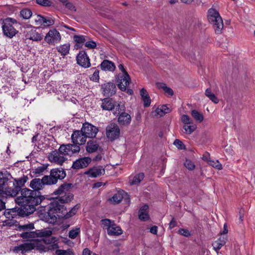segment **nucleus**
I'll return each mask as SVG.
<instances>
[{
    "label": "nucleus",
    "instance_id": "obj_1",
    "mask_svg": "<svg viewBox=\"0 0 255 255\" xmlns=\"http://www.w3.org/2000/svg\"><path fill=\"white\" fill-rule=\"evenodd\" d=\"M73 187V184L65 182L53 192L52 195L58 197L48 204L47 209L45 205L40 207L39 212L42 220L49 224H54L58 218L63 216V217L67 219L76 214L80 208L79 205H76L69 212L66 211L64 205L73 199L74 195L70 192Z\"/></svg>",
    "mask_w": 255,
    "mask_h": 255
},
{
    "label": "nucleus",
    "instance_id": "obj_2",
    "mask_svg": "<svg viewBox=\"0 0 255 255\" xmlns=\"http://www.w3.org/2000/svg\"><path fill=\"white\" fill-rule=\"evenodd\" d=\"M45 199V198L39 196L38 193L24 188L21 190V196L15 199V203L20 207L6 209L4 215L9 220L16 218L17 216H28L34 213L36 206L42 203Z\"/></svg>",
    "mask_w": 255,
    "mask_h": 255
},
{
    "label": "nucleus",
    "instance_id": "obj_3",
    "mask_svg": "<svg viewBox=\"0 0 255 255\" xmlns=\"http://www.w3.org/2000/svg\"><path fill=\"white\" fill-rule=\"evenodd\" d=\"M208 18L209 22L213 24L215 33L221 34L224 24L219 13L215 9L210 8L208 10Z\"/></svg>",
    "mask_w": 255,
    "mask_h": 255
},
{
    "label": "nucleus",
    "instance_id": "obj_4",
    "mask_svg": "<svg viewBox=\"0 0 255 255\" xmlns=\"http://www.w3.org/2000/svg\"><path fill=\"white\" fill-rule=\"evenodd\" d=\"M28 179L27 176L24 175L21 178L14 179L13 187L5 189V194L11 197L16 196L19 191L21 192V190L24 189H22V187L24 186L25 183Z\"/></svg>",
    "mask_w": 255,
    "mask_h": 255
},
{
    "label": "nucleus",
    "instance_id": "obj_5",
    "mask_svg": "<svg viewBox=\"0 0 255 255\" xmlns=\"http://www.w3.org/2000/svg\"><path fill=\"white\" fill-rule=\"evenodd\" d=\"M66 173L62 168H53L50 170L49 175H45L48 185L56 184L58 180H62L65 178Z\"/></svg>",
    "mask_w": 255,
    "mask_h": 255
},
{
    "label": "nucleus",
    "instance_id": "obj_6",
    "mask_svg": "<svg viewBox=\"0 0 255 255\" xmlns=\"http://www.w3.org/2000/svg\"><path fill=\"white\" fill-rule=\"evenodd\" d=\"M42 247L43 246L41 241L39 240H31L29 242L15 247L13 251L16 253H18L20 251L22 254H24L33 249L41 250L42 249Z\"/></svg>",
    "mask_w": 255,
    "mask_h": 255
},
{
    "label": "nucleus",
    "instance_id": "obj_7",
    "mask_svg": "<svg viewBox=\"0 0 255 255\" xmlns=\"http://www.w3.org/2000/svg\"><path fill=\"white\" fill-rule=\"evenodd\" d=\"M59 151L64 153V155L70 156L78 153L80 150V146L76 143L62 144L59 148Z\"/></svg>",
    "mask_w": 255,
    "mask_h": 255
},
{
    "label": "nucleus",
    "instance_id": "obj_8",
    "mask_svg": "<svg viewBox=\"0 0 255 255\" xmlns=\"http://www.w3.org/2000/svg\"><path fill=\"white\" fill-rule=\"evenodd\" d=\"M120 134V129L116 124L111 123L107 127L106 135L110 140H115L119 137Z\"/></svg>",
    "mask_w": 255,
    "mask_h": 255
},
{
    "label": "nucleus",
    "instance_id": "obj_9",
    "mask_svg": "<svg viewBox=\"0 0 255 255\" xmlns=\"http://www.w3.org/2000/svg\"><path fill=\"white\" fill-rule=\"evenodd\" d=\"M61 39L59 32L55 28L50 29L44 37V40L49 44L55 45Z\"/></svg>",
    "mask_w": 255,
    "mask_h": 255
},
{
    "label": "nucleus",
    "instance_id": "obj_10",
    "mask_svg": "<svg viewBox=\"0 0 255 255\" xmlns=\"http://www.w3.org/2000/svg\"><path fill=\"white\" fill-rule=\"evenodd\" d=\"M81 130L87 138L95 137L99 131L97 127L87 122L83 124Z\"/></svg>",
    "mask_w": 255,
    "mask_h": 255
},
{
    "label": "nucleus",
    "instance_id": "obj_11",
    "mask_svg": "<svg viewBox=\"0 0 255 255\" xmlns=\"http://www.w3.org/2000/svg\"><path fill=\"white\" fill-rule=\"evenodd\" d=\"M45 175L42 177L41 179L39 178H34L32 179L30 183L29 186L33 189V191L38 193V195L40 196H43L40 194V193L38 191L43 188L44 185H48V183L46 179H45ZM32 191V190H31Z\"/></svg>",
    "mask_w": 255,
    "mask_h": 255
},
{
    "label": "nucleus",
    "instance_id": "obj_12",
    "mask_svg": "<svg viewBox=\"0 0 255 255\" xmlns=\"http://www.w3.org/2000/svg\"><path fill=\"white\" fill-rule=\"evenodd\" d=\"M77 63L84 68L91 66L90 59L85 51H80L76 56Z\"/></svg>",
    "mask_w": 255,
    "mask_h": 255
},
{
    "label": "nucleus",
    "instance_id": "obj_13",
    "mask_svg": "<svg viewBox=\"0 0 255 255\" xmlns=\"http://www.w3.org/2000/svg\"><path fill=\"white\" fill-rule=\"evenodd\" d=\"M66 155L56 150L52 151L50 152L48 155L49 160L51 161L55 162L60 165H62L64 161L67 159L65 157Z\"/></svg>",
    "mask_w": 255,
    "mask_h": 255
},
{
    "label": "nucleus",
    "instance_id": "obj_14",
    "mask_svg": "<svg viewBox=\"0 0 255 255\" xmlns=\"http://www.w3.org/2000/svg\"><path fill=\"white\" fill-rule=\"evenodd\" d=\"M87 137L84 135L81 130H76L73 131L71 135V139L74 143L78 145L85 144L86 141Z\"/></svg>",
    "mask_w": 255,
    "mask_h": 255
},
{
    "label": "nucleus",
    "instance_id": "obj_15",
    "mask_svg": "<svg viewBox=\"0 0 255 255\" xmlns=\"http://www.w3.org/2000/svg\"><path fill=\"white\" fill-rule=\"evenodd\" d=\"M130 78L128 73L122 75H119L117 79L118 86L122 91H125L129 85Z\"/></svg>",
    "mask_w": 255,
    "mask_h": 255
},
{
    "label": "nucleus",
    "instance_id": "obj_16",
    "mask_svg": "<svg viewBox=\"0 0 255 255\" xmlns=\"http://www.w3.org/2000/svg\"><path fill=\"white\" fill-rule=\"evenodd\" d=\"M2 30L4 35L10 38H12L18 32L11 23L7 22L2 23Z\"/></svg>",
    "mask_w": 255,
    "mask_h": 255
},
{
    "label": "nucleus",
    "instance_id": "obj_17",
    "mask_svg": "<svg viewBox=\"0 0 255 255\" xmlns=\"http://www.w3.org/2000/svg\"><path fill=\"white\" fill-rule=\"evenodd\" d=\"M91 162V159L89 157L80 158L73 162L72 168L75 169L83 168L88 166Z\"/></svg>",
    "mask_w": 255,
    "mask_h": 255
},
{
    "label": "nucleus",
    "instance_id": "obj_18",
    "mask_svg": "<svg viewBox=\"0 0 255 255\" xmlns=\"http://www.w3.org/2000/svg\"><path fill=\"white\" fill-rule=\"evenodd\" d=\"M102 102L101 108L104 110L112 111L116 105V101L110 98H104Z\"/></svg>",
    "mask_w": 255,
    "mask_h": 255
},
{
    "label": "nucleus",
    "instance_id": "obj_19",
    "mask_svg": "<svg viewBox=\"0 0 255 255\" xmlns=\"http://www.w3.org/2000/svg\"><path fill=\"white\" fill-rule=\"evenodd\" d=\"M103 93L106 96H111L116 93V86L113 83H108L102 85Z\"/></svg>",
    "mask_w": 255,
    "mask_h": 255
},
{
    "label": "nucleus",
    "instance_id": "obj_20",
    "mask_svg": "<svg viewBox=\"0 0 255 255\" xmlns=\"http://www.w3.org/2000/svg\"><path fill=\"white\" fill-rule=\"evenodd\" d=\"M105 173V169L102 166H98L90 168L87 171V174L90 177L95 178L104 174Z\"/></svg>",
    "mask_w": 255,
    "mask_h": 255
},
{
    "label": "nucleus",
    "instance_id": "obj_21",
    "mask_svg": "<svg viewBox=\"0 0 255 255\" xmlns=\"http://www.w3.org/2000/svg\"><path fill=\"white\" fill-rule=\"evenodd\" d=\"M131 117L129 114L125 112L118 116V122L121 126H128L131 123Z\"/></svg>",
    "mask_w": 255,
    "mask_h": 255
},
{
    "label": "nucleus",
    "instance_id": "obj_22",
    "mask_svg": "<svg viewBox=\"0 0 255 255\" xmlns=\"http://www.w3.org/2000/svg\"><path fill=\"white\" fill-rule=\"evenodd\" d=\"M37 18L35 19V22L38 23L41 25L44 26H50L54 24V20L52 18L49 17L46 19L44 16L41 15H38Z\"/></svg>",
    "mask_w": 255,
    "mask_h": 255
},
{
    "label": "nucleus",
    "instance_id": "obj_23",
    "mask_svg": "<svg viewBox=\"0 0 255 255\" xmlns=\"http://www.w3.org/2000/svg\"><path fill=\"white\" fill-rule=\"evenodd\" d=\"M227 241V236H221L217 240L215 241L212 244L213 249L217 253H218L219 251L226 244Z\"/></svg>",
    "mask_w": 255,
    "mask_h": 255
},
{
    "label": "nucleus",
    "instance_id": "obj_24",
    "mask_svg": "<svg viewBox=\"0 0 255 255\" xmlns=\"http://www.w3.org/2000/svg\"><path fill=\"white\" fill-rule=\"evenodd\" d=\"M26 38L35 41H39L43 39V35L36 31V29H32L28 31L25 35Z\"/></svg>",
    "mask_w": 255,
    "mask_h": 255
},
{
    "label": "nucleus",
    "instance_id": "obj_25",
    "mask_svg": "<svg viewBox=\"0 0 255 255\" xmlns=\"http://www.w3.org/2000/svg\"><path fill=\"white\" fill-rule=\"evenodd\" d=\"M12 178L11 175L7 171L4 170L0 171V188H3V186Z\"/></svg>",
    "mask_w": 255,
    "mask_h": 255
},
{
    "label": "nucleus",
    "instance_id": "obj_26",
    "mask_svg": "<svg viewBox=\"0 0 255 255\" xmlns=\"http://www.w3.org/2000/svg\"><path fill=\"white\" fill-rule=\"evenodd\" d=\"M101 149L100 146L96 140H89L86 146V151L89 153H92L97 151L98 149Z\"/></svg>",
    "mask_w": 255,
    "mask_h": 255
},
{
    "label": "nucleus",
    "instance_id": "obj_27",
    "mask_svg": "<svg viewBox=\"0 0 255 255\" xmlns=\"http://www.w3.org/2000/svg\"><path fill=\"white\" fill-rule=\"evenodd\" d=\"M149 207L147 205L145 204L142 206L139 210L138 211V218L141 221H146L149 218L148 213Z\"/></svg>",
    "mask_w": 255,
    "mask_h": 255
},
{
    "label": "nucleus",
    "instance_id": "obj_28",
    "mask_svg": "<svg viewBox=\"0 0 255 255\" xmlns=\"http://www.w3.org/2000/svg\"><path fill=\"white\" fill-rule=\"evenodd\" d=\"M107 233L110 236H118L123 234V230L119 226L115 224H112V226L107 228Z\"/></svg>",
    "mask_w": 255,
    "mask_h": 255
},
{
    "label": "nucleus",
    "instance_id": "obj_29",
    "mask_svg": "<svg viewBox=\"0 0 255 255\" xmlns=\"http://www.w3.org/2000/svg\"><path fill=\"white\" fill-rule=\"evenodd\" d=\"M125 194L127 193L123 190H120L115 193L112 198L109 199V201L114 204H119L122 201Z\"/></svg>",
    "mask_w": 255,
    "mask_h": 255
},
{
    "label": "nucleus",
    "instance_id": "obj_30",
    "mask_svg": "<svg viewBox=\"0 0 255 255\" xmlns=\"http://www.w3.org/2000/svg\"><path fill=\"white\" fill-rule=\"evenodd\" d=\"M140 95L143 101L144 107H149L151 103V100L147 91L144 88H142L140 91Z\"/></svg>",
    "mask_w": 255,
    "mask_h": 255
},
{
    "label": "nucleus",
    "instance_id": "obj_31",
    "mask_svg": "<svg viewBox=\"0 0 255 255\" xmlns=\"http://www.w3.org/2000/svg\"><path fill=\"white\" fill-rule=\"evenodd\" d=\"M56 49L62 56L64 57L69 53L70 44L67 43L60 45L57 46Z\"/></svg>",
    "mask_w": 255,
    "mask_h": 255
},
{
    "label": "nucleus",
    "instance_id": "obj_32",
    "mask_svg": "<svg viewBox=\"0 0 255 255\" xmlns=\"http://www.w3.org/2000/svg\"><path fill=\"white\" fill-rule=\"evenodd\" d=\"M100 67L101 69L104 71H113L116 68L114 63L108 60H103L100 65Z\"/></svg>",
    "mask_w": 255,
    "mask_h": 255
},
{
    "label": "nucleus",
    "instance_id": "obj_33",
    "mask_svg": "<svg viewBox=\"0 0 255 255\" xmlns=\"http://www.w3.org/2000/svg\"><path fill=\"white\" fill-rule=\"evenodd\" d=\"M42 241L45 244H51V246L53 249L58 248L59 247L58 244L56 243L57 241V238L53 237L51 235L47 238H43Z\"/></svg>",
    "mask_w": 255,
    "mask_h": 255
},
{
    "label": "nucleus",
    "instance_id": "obj_34",
    "mask_svg": "<svg viewBox=\"0 0 255 255\" xmlns=\"http://www.w3.org/2000/svg\"><path fill=\"white\" fill-rule=\"evenodd\" d=\"M86 36L83 35H74L73 40L76 43L75 46L76 48H81L83 43L86 41Z\"/></svg>",
    "mask_w": 255,
    "mask_h": 255
},
{
    "label": "nucleus",
    "instance_id": "obj_35",
    "mask_svg": "<svg viewBox=\"0 0 255 255\" xmlns=\"http://www.w3.org/2000/svg\"><path fill=\"white\" fill-rule=\"evenodd\" d=\"M170 110L166 105H162L160 107L157 108L155 110L156 114L160 117H163L166 114L170 113Z\"/></svg>",
    "mask_w": 255,
    "mask_h": 255
},
{
    "label": "nucleus",
    "instance_id": "obj_36",
    "mask_svg": "<svg viewBox=\"0 0 255 255\" xmlns=\"http://www.w3.org/2000/svg\"><path fill=\"white\" fill-rule=\"evenodd\" d=\"M156 86L158 89H163L166 93L171 96H173L174 94L172 89L166 86V84L164 83L158 82L156 83Z\"/></svg>",
    "mask_w": 255,
    "mask_h": 255
},
{
    "label": "nucleus",
    "instance_id": "obj_37",
    "mask_svg": "<svg viewBox=\"0 0 255 255\" xmlns=\"http://www.w3.org/2000/svg\"><path fill=\"white\" fill-rule=\"evenodd\" d=\"M20 237L23 239H28L30 238H34L37 237L36 231L24 232L20 234Z\"/></svg>",
    "mask_w": 255,
    "mask_h": 255
},
{
    "label": "nucleus",
    "instance_id": "obj_38",
    "mask_svg": "<svg viewBox=\"0 0 255 255\" xmlns=\"http://www.w3.org/2000/svg\"><path fill=\"white\" fill-rule=\"evenodd\" d=\"M115 108L116 111L114 112V114L117 115L118 116L122 114V113L126 112V107L124 104L118 103L116 102V105Z\"/></svg>",
    "mask_w": 255,
    "mask_h": 255
},
{
    "label": "nucleus",
    "instance_id": "obj_39",
    "mask_svg": "<svg viewBox=\"0 0 255 255\" xmlns=\"http://www.w3.org/2000/svg\"><path fill=\"white\" fill-rule=\"evenodd\" d=\"M90 71H91L93 72V74L90 76V79L94 82H98L99 81V70L96 69V68L93 67L90 69Z\"/></svg>",
    "mask_w": 255,
    "mask_h": 255
},
{
    "label": "nucleus",
    "instance_id": "obj_40",
    "mask_svg": "<svg viewBox=\"0 0 255 255\" xmlns=\"http://www.w3.org/2000/svg\"><path fill=\"white\" fill-rule=\"evenodd\" d=\"M48 167L47 164H42V165L37 167L34 169L33 173L36 175V176H38L42 174L44 171H45Z\"/></svg>",
    "mask_w": 255,
    "mask_h": 255
},
{
    "label": "nucleus",
    "instance_id": "obj_41",
    "mask_svg": "<svg viewBox=\"0 0 255 255\" xmlns=\"http://www.w3.org/2000/svg\"><path fill=\"white\" fill-rule=\"evenodd\" d=\"M32 11L28 8H23L20 12V15L23 19H28L32 15Z\"/></svg>",
    "mask_w": 255,
    "mask_h": 255
},
{
    "label": "nucleus",
    "instance_id": "obj_42",
    "mask_svg": "<svg viewBox=\"0 0 255 255\" xmlns=\"http://www.w3.org/2000/svg\"><path fill=\"white\" fill-rule=\"evenodd\" d=\"M183 128L185 133L190 134L196 129V126L192 123L190 125H184Z\"/></svg>",
    "mask_w": 255,
    "mask_h": 255
},
{
    "label": "nucleus",
    "instance_id": "obj_43",
    "mask_svg": "<svg viewBox=\"0 0 255 255\" xmlns=\"http://www.w3.org/2000/svg\"><path fill=\"white\" fill-rule=\"evenodd\" d=\"M36 233L37 234V237H40L45 238L52 235V232L51 230H36Z\"/></svg>",
    "mask_w": 255,
    "mask_h": 255
},
{
    "label": "nucleus",
    "instance_id": "obj_44",
    "mask_svg": "<svg viewBox=\"0 0 255 255\" xmlns=\"http://www.w3.org/2000/svg\"><path fill=\"white\" fill-rule=\"evenodd\" d=\"M191 115L199 123H201L203 120L204 117L203 115L200 112H198L195 110H193L191 111Z\"/></svg>",
    "mask_w": 255,
    "mask_h": 255
},
{
    "label": "nucleus",
    "instance_id": "obj_45",
    "mask_svg": "<svg viewBox=\"0 0 255 255\" xmlns=\"http://www.w3.org/2000/svg\"><path fill=\"white\" fill-rule=\"evenodd\" d=\"M36 3L44 7L50 6L53 4V2L50 0H36Z\"/></svg>",
    "mask_w": 255,
    "mask_h": 255
},
{
    "label": "nucleus",
    "instance_id": "obj_46",
    "mask_svg": "<svg viewBox=\"0 0 255 255\" xmlns=\"http://www.w3.org/2000/svg\"><path fill=\"white\" fill-rule=\"evenodd\" d=\"M144 175L143 173H140L137 175H135L132 182V184H136L141 182L143 179Z\"/></svg>",
    "mask_w": 255,
    "mask_h": 255
},
{
    "label": "nucleus",
    "instance_id": "obj_47",
    "mask_svg": "<svg viewBox=\"0 0 255 255\" xmlns=\"http://www.w3.org/2000/svg\"><path fill=\"white\" fill-rule=\"evenodd\" d=\"M80 232L79 228H77L75 229H73L69 232V237L71 239H74L77 237Z\"/></svg>",
    "mask_w": 255,
    "mask_h": 255
},
{
    "label": "nucleus",
    "instance_id": "obj_48",
    "mask_svg": "<svg viewBox=\"0 0 255 255\" xmlns=\"http://www.w3.org/2000/svg\"><path fill=\"white\" fill-rule=\"evenodd\" d=\"M34 228V224L33 223H30L28 224H25L23 225H19L18 226L19 230L23 231H29L32 230Z\"/></svg>",
    "mask_w": 255,
    "mask_h": 255
},
{
    "label": "nucleus",
    "instance_id": "obj_49",
    "mask_svg": "<svg viewBox=\"0 0 255 255\" xmlns=\"http://www.w3.org/2000/svg\"><path fill=\"white\" fill-rule=\"evenodd\" d=\"M57 255H73V253L71 251L70 249L68 250H58L56 251Z\"/></svg>",
    "mask_w": 255,
    "mask_h": 255
},
{
    "label": "nucleus",
    "instance_id": "obj_50",
    "mask_svg": "<svg viewBox=\"0 0 255 255\" xmlns=\"http://www.w3.org/2000/svg\"><path fill=\"white\" fill-rule=\"evenodd\" d=\"M208 162L209 164L211 165L213 167H215L219 170L222 169V164L218 160H216V161H214L213 160H209L208 161Z\"/></svg>",
    "mask_w": 255,
    "mask_h": 255
},
{
    "label": "nucleus",
    "instance_id": "obj_51",
    "mask_svg": "<svg viewBox=\"0 0 255 255\" xmlns=\"http://www.w3.org/2000/svg\"><path fill=\"white\" fill-rule=\"evenodd\" d=\"M181 121L184 125H190L192 124V120L186 115H183L181 117Z\"/></svg>",
    "mask_w": 255,
    "mask_h": 255
},
{
    "label": "nucleus",
    "instance_id": "obj_52",
    "mask_svg": "<svg viewBox=\"0 0 255 255\" xmlns=\"http://www.w3.org/2000/svg\"><path fill=\"white\" fill-rule=\"evenodd\" d=\"M184 165L187 169L190 170H193L195 167L194 164L191 160L188 159L185 160V162H184Z\"/></svg>",
    "mask_w": 255,
    "mask_h": 255
},
{
    "label": "nucleus",
    "instance_id": "obj_53",
    "mask_svg": "<svg viewBox=\"0 0 255 255\" xmlns=\"http://www.w3.org/2000/svg\"><path fill=\"white\" fill-rule=\"evenodd\" d=\"M174 144L179 149H184L185 146L179 139H176L174 141Z\"/></svg>",
    "mask_w": 255,
    "mask_h": 255
},
{
    "label": "nucleus",
    "instance_id": "obj_54",
    "mask_svg": "<svg viewBox=\"0 0 255 255\" xmlns=\"http://www.w3.org/2000/svg\"><path fill=\"white\" fill-rule=\"evenodd\" d=\"M85 46L90 48V49H94L96 47L97 44L95 41H87L85 43Z\"/></svg>",
    "mask_w": 255,
    "mask_h": 255
},
{
    "label": "nucleus",
    "instance_id": "obj_55",
    "mask_svg": "<svg viewBox=\"0 0 255 255\" xmlns=\"http://www.w3.org/2000/svg\"><path fill=\"white\" fill-rule=\"evenodd\" d=\"M179 233L181 235L186 237H189L191 235L190 232L188 230L185 229H179Z\"/></svg>",
    "mask_w": 255,
    "mask_h": 255
},
{
    "label": "nucleus",
    "instance_id": "obj_56",
    "mask_svg": "<svg viewBox=\"0 0 255 255\" xmlns=\"http://www.w3.org/2000/svg\"><path fill=\"white\" fill-rule=\"evenodd\" d=\"M102 224L107 228H109L110 226H112L111 220L108 219H102L101 220Z\"/></svg>",
    "mask_w": 255,
    "mask_h": 255
},
{
    "label": "nucleus",
    "instance_id": "obj_57",
    "mask_svg": "<svg viewBox=\"0 0 255 255\" xmlns=\"http://www.w3.org/2000/svg\"><path fill=\"white\" fill-rule=\"evenodd\" d=\"M65 6L69 10L71 11H76V8L75 6L72 3L70 2H67L65 4Z\"/></svg>",
    "mask_w": 255,
    "mask_h": 255
},
{
    "label": "nucleus",
    "instance_id": "obj_58",
    "mask_svg": "<svg viewBox=\"0 0 255 255\" xmlns=\"http://www.w3.org/2000/svg\"><path fill=\"white\" fill-rule=\"evenodd\" d=\"M208 98L214 104H218L219 103V99L214 94H213L212 95H210Z\"/></svg>",
    "mask_w": 255,
    "mask_h": 255
},
{
    "label": "nucleus",
    "instance_id": "obj_59",
    "mask_svg": "<svg viewBox=\"0 0 255 255\" xmlns=\"http://www.w3.org/2000/svg\"><path fill=\"white\" fill-rule=\"evenodd\" d=\"M3 22H7V23H11L12 24L16 23L17 21L14 18L8 17V18H5Z\"/></svg>",
    "mask_w": 255,
    "mask_h": 255
},
{
    "label": "nucleus",
    "instance_id": "obj_60",
    "mask_svg": "<svg viewBox=\"0 0 255 255\" xmlns=\"http://www.w3.org/2000/svg\"><path fill=\"white\" fill-rule=\"evenodd\" d=\"M177 226V222L174 218H172L171 221L169 224V227L170 229H172Z\"/></svg>",
    "mask_w": 255,
    "mask_h": 255
},
{
    "label": "nucleus",
    "instance_id": "obj_61",
    "mask_svg": "<svg viewBox=\"0 0 255 255\" xmlns=\"http://www.w3.org/2000/svg\"><path fill=\"white\" fill-rule=\"evenodd\" d=\"M150 232L153 234L156 235L157 233V227L153 226L150 229Z\"/></svg>",
    "mask_w": 255,
    "mask_h": 255
},
{
    "label": "nucleus",
    "instance_id": "obj_62",
    "mask_svg": "<svg viewBox=\"0 0 255 255\" xmlns=\"http://www.w3.org/2000/svg\"><path fill=\"white\" fill-rule=\"evenodd\" d=\"M102 158V156L101 153L98 154L95 157L93 158V161H100Z\"/></svg>",
    "mask_w": 255,
    "mask_h": 255
},
{
    "label": "nucleus",
    "instance_id": "obj_63",
    "mask_svg": "<svg viewBox=\"0 0 255 255\" xmlns=\"http://www.w3.org/2000/svg\"><path fill=\"white\" fill-rule=\"evenodd\" d=\"M228 232V228H227V225L226 224H225L224 225V229H223V231L222 232H220V234L221 235H225V234H226Z\"/></svg>",
    "mask_w": 255,
    "mask_h": 255
},
{
    "label": "nucleus",
    "instance_id": "obj_64",
    "mask_svg": "<svg viewBox=\"0 0 255 255\" xmlns=\"http://www.w3.org/2000/svg\"><path fill=\"white\" fill-rule=\"evenodd\" d=\"M91 252L88 248H85L83 251V255H91Z\"/></svg>",
    "mask_w": 255,
    "mask_h": 255
}]
</instances>
